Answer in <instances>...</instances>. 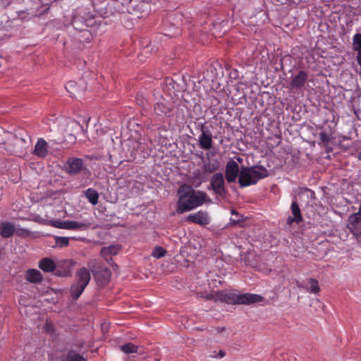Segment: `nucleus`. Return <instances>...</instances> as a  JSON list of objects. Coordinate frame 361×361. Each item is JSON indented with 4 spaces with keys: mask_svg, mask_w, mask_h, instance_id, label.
<instances>
[{
    "mask_svg": "<svg viewBox=\"0 0 361 361\" xmlns=\"http://www.w3.org/2000/svg\"><path fill=\"white\" fill-rule=\"evenodd\" d=\"M178 201L177 202V212L182 214L192 210L202 205L204 202H211L205 192L194 190L192 186L183 184L178 190Z\"/></svg>",
    "mask_w": 361,
    "mask_h": 361,
    "instance_id": "obj_1",
    "label": "nucleus"
},
{
    "mask_svg": "<svg viewBox=\"0 0 361 361\" xmlns=\"http://www.w3.org/2000/svg\"><path fill=\"white\" fill-rule=\"evenodd\" d=\"M207 300L221 301L228 304L237 305H252L262 302L264 298L258 294L253 293H236L233 292H216L215 294H210L206 296Z\"/></svg>",
    "mask_w": 361,
    "mask_h": 361,
    "instance_id": "obj_2",
    "label": "nucleus"
},
{
    "mask_svg": "<svg viewBox=\"0 0 361 361\" xmlns=\"http://www.w3.org/2000/svg\"><path fill=\"white\" fill-rule=\"evenodd\" d=\"M75 277L77 278V281L70 288L71 295L74 300H78L82 293L90 281L91 276L88 269L82 267L76 272Z\"/></svg>",
    "mask_w": 361,
    "mask_h": 361,
    "instance_id": "obj_3",
    "label": "nucleus"
},
{
    "mask_svg": "<svg viewBox=\"0 0 361 361\" xmlns=\"http://www.w3.org/2000/svg\"><path fill=\"white\" fill-rule=\"evenodd\" d=\"M224 185L225 181L223 173H216L212 176L210 187L208 188L212 189L216 195L224 197L227 194Z\"/></svg>",
    "mask_w": 361,
    "mask_h": 361,
    "instance_id": "obj_4",
    "label": "nucleus"
},
{
    "mask_svg": "<svg viewBox=\"0 0 361 361\" xmlns=\"http://www.w3.org/2000/svg\"><path fill=\"white\" fill-rule=\"evenodd\" d=\"M85 169L83 160L80 158L70 157L64 164V171L71 176L80 174Z\"/></svg>",
    "mask_w": 361,
    "mask_h": 361,
    "instance_id": "obj_5",
    "label": "nucleus"
},
{
    "mask_svg": "<svg viewBox=\"0 0 361 361\" xmlns=\"http://www.w3.org/2000/svg\"><path fill=\"white\" fill-rule=\"evenodd\" d=\"M174 109V104L171 100L166 98H161L154 106V111L156 115L159 116H167Z\"/></svg>",
    "mask_w": 361,
    "mask_h": 361,
    "instance_id": "obj_6",
    "label": "nucleus"
},
{
    "mask_svg": "<svg viewBox=\"0 0 361 361\" xmlns=\"http://www.w3.org/2000/svg\"><path fill=\"white\" fill-rule=\"evenodd\" d=\"M75 262L71 259L60 260L56 263L55 274L58 276H71Z\"/></svg>",
    "mask_w": 361,
    "mask_h": 361,
    "instance_id": "obj_7",
    "label": "nucleus"
},
{
    "mask_svg": "<svg viewBox=\"0 0 361 361\" xmlns=\"http://www.w3.org/2000/svg\"><path fill=\"white\" fill-rule=\"evenodd\" d=\"M240 169L234 160H229L225 168V178L228 183L235 182L239 175Z\"/></svg>",
    "mask_w": 361,
    "mask_h": 361,
    "instance_id": "obj_8",
    "label": "nucleus"
},
{
    "mask_svg": "<svg viewBox=\"0 0 361 361\" xmlns=\"http://www.w3.org/2000/svg\"><path fill=\"white\" fill-rule=\"evenodd\" d=\"M348 228L353 235L358 239L361 235V216L354 213L348 218Z\"/></svg>",
    "mask_w": 361,
    "mask_h": 361,
    "instance_id": "obj_9",
    "label": "nucleus"
},
{
    "mask_svg": "<svg viewBox=\"0 0 361 361\" xmlns=\"http://www.w3.org/2000/svg\"><path fill=\"white\" fill-rule=\"evenodd\" d=\"M66 229L86 231L92 227V220L84 219L82 221H68L66 220Z\"/></svg>",
    "mask_w": 361,
    "mask_h": 361,
    "instance_id": "obj_10",
    "label": "nucleus"
},
{
    "mask_svg": "<svg viewBox=\"0 0 361 361\" xmlns=\"http://www.w3.org/2000/svg\"><path fill=\"white\" fill-rule=\"evenodd\" d=\"M202 133L199 137V146L201 149L208 150L212 147V136L210 132H205L204 123L202 124Z\"/></svg>",
    "mask_w": 361,
    "mask_h": 361,
    "instance_id": "obj_11",
    "label": "nucleus"
},
{
    "mask_svg": "<svg viewBox=\"0 0 361 361\" xmlns=\"http://www.w3.org/2000/svg\"><path fill=\"white\" fill-rule=\"evenodd\" d=\"M250 175L252 179L253 185L256 184L260 179L266 178L269 176V172L263 166H253L249 167Z\"/></svg>",
    "mask_w": 361,
    "mask_h": 361,
    "instance_id": "obj_12",
    "label": "nucleus"
},
{
    "mask_svg": "<svg viewBox=\"0 0 361 361\" xmlns=\"http://www.w3.org/2000/svg\"><path fill=\"white\" fill-rule=\"evenodd\" d=\"M186 220L189 222L195 223L201 226L207 225L209 223L208 214L205 212L199 211L197 213L189 214Z\"/></svg>",
    "mask_w": 361,
    "mask_h": 361,
    "instance_id": "obj_13",
    "label": "nucleus"
},
{
    "mask_svg": "<svg viewBox=\"0 0 361 361\" xmlns=\"http://www.w3.org/2000/svg\"><path fill=\"white\" fill-rule=\"evenodd\" d=\"M249 167L242 166L238 175V183L241 188L253 185Z\"/></svg>",
    "mask_w": 361,
    "mask_h": 361,
    "instance_id": "obj_14",
    "label": "nucleus"
},
{
    "mask_svg": "<svg viewBox=\"0 0 361 361\" xmlns=\"http://www.w3.org/2000/svg\"><path fill=\"white\" fill-rule=\"evenodd\" d=\"M308 79L307 73L304 71H300L290 82L292 88L302 89Z\"/></svg>",
    "mask_w": 361,
    "mask_h": 361,
    "instance_id": "obj_15",
    "label": "nucleus"
},
{
    "mask_svg": "<svg viewBox=\"0 0 361 361\" xmlns=\"http://www.w3.org/2000/svg\"><path fill=\"white\" fill-rule=\"evenodd\" d=\"M290 209L293 216H289L287 219V223L290 225H291L293 222H296L297 224L300 223L302 221V216L301 215L298 203L295 200L292 202Z\"/></svg>",
    "mask_w": 361,
    "mask_h": 361,
    "instance_id": "obj_16",
    "label": "nucleus"
},
{
    "mask_svg": "<svg viewBox=\"0 0 361 361\" xmlns=\"http://www.w3.org/2000/svg\"><path fill=\"white\" fill-rule=\"evenodd\" d=\"M14 142L15 145L19 146L20 151H22L29 147L31 143V137L26 132L19 133L15 135Z\"/></svg>",
    "mask_w": 361,
    "mask_h": 361,
    "instance_id": "obj_17",
    "label": "nucleus"
},
{
    "mask_svg": "<svg viewBox=\"0 0 361 361\" xmlns=\"http://www.w3.org/2000/svg\"><path fill=\"white\" fill-rule=\"evenodd\" d=\"M149 4L146 1H140L133 6V11L137 18H143L148 15Z\"/></svg>",
    "mask_w": 361,
    "mask_h": 361,
    "instance_id": "obj_18",
    "label": "nucleus"
},
{
    "mask_svg": "<svg viewBox=\"0 0 361 361\" xmlns=\"http://www.w3.org/2000/svg\"><path fill=\"white\" fill-rule=\"evenodd\" d=\"M97 281L102 285H106L110 280L111 273L109 269L104 267L94 274Z\"/></svg>",
    "mask_w": 361,
    "mask_h": 361,
    "instance_id": "obj_19",
    "label": "nucleus"
},
{
    "mask_svg": "<svg viewBox=\"0 0 361 361\" xmlns=\"http://www.w3.org/2000/svg\"><path fill=\"white\" fill-rule=\"evenodd\" d=\"M47 145V142L44 139H39L35 147L34 154L38 157H45L48 154Z\"/></svg>",
    "mask_w": 361,
    "mask_h": 361,
    "instance_id": "obj_20",
    "label": "nucleus"
},
{
    "mask_svg": "<svg viewBox=\"0 0 361 361\" xmlns=\"http://www.w3.org/2000/svg\"><path fill=\"white\" fill-rule=\"evenodd\" d=\"M15 233V226L10 222L3 221L0 224V234L3 238L11 237Z\"/></svg>",
    "mask_w": 361,
    "mask_h": 361,
    "instance_id": "obj_21",
    "label": "nucleus"
},
{
    "mask_svg": "<svg viewBox=\"0 0 361 361\" xmlns=\"http://www.w3.org/2000/svg\"><path fill=\"white\" fill-rule=\"evenodd\" d=\"M25 279L30 283H40L43 276L41 272L37 269H30L26 271Z\"/></svg>",
    "mask_w": 361,
    "mask_h": 361,
    "instance_id": "obj_22",
    "label": "nucleus"
},
{
    "mask_svg": "<svg viewBox=\"0 0 361 361\" xmlns=\"http://www.w3.org/2000/svg\"><path fill=\"white\" fill-rule=\"evenodd\" d=\"M82 126L75 121H70L66 123V128L65 131L69 136H73V139H75L74 134L78 133L79 131H82Z\"/></svg>",
    "mask_w": 361,
    "mask_h": 361,
    "instance_id": "obj_23",
    "label": "nucleus"
},
{
    "mask_svg": "<svg viewBox=\"0 0 361 361\" xmlns=\"http://www.w3.org/2000/svg\"><path fill=\"white\" fill-rule=\"evenodd\" d=\"M353 49L357 51L356 60L361 66V33H356L353 37Z\"/></svg>",
    "mask_w": 361,
    "mask_h": 361,
    "instance_id": "obj_24",
    "label": "nucleus"
},
{
    "mask_svg": "<svg viewBox=\"0 0 361 361\" xmlns=\"http://www.w3.org/2000/svg\"><path fill=\"white\" fill-rule=\"evenodd\" d=\"M39 267L44 272L56 270V263L51 259L44 257L39 262Z\"/></svg>",
    "mask_w": 361,
    "mask_h": 361,
    "instance_id": "obj_25",
    "label": "nucleus"
},
{
    "mask_svg": "<svg viewBox=\"0 0 361 361\" xmlns=\"http://www.w3.org/2000/svg\"><path fill=\"white\" fill-rule=\"evenodd\" d=\"M132 146L135 151L131 152V157H133V159H135L137 157V154H142V157L145 158L146 155H148V153L145 152V144L137 142V141H133L132 142Z\"/></svg>",
    "mask_w": 361,
    "mask_h": 361,
    "instance_id": "obj_26",
    "label": "nucleus"
},
{
    "mask_svg": "<svg viewBox=\"0 0 361 361\" xmlns=\"http://www.w3.org/2000/svg\"><path fill=\"white\" fill-rule=\"evenodd\" d=\"M179 85L172 78H166L165 81V90L169 92L170 96L176 95L179 91Z\"/></svg>",
    "mask_w": 361,
    "mask_h": 361,
    "instance_id": "obj_27",
    "label": "nucleus"
},
{
    "mask_svg": "<svg viewBox=\"0 0 361 361\" xmlns=\"http://www.w3.org/2000/svg\"><path fill=\"white\" fill-rule=\"evenodd\" d=\"M219 161L217 159H213L211 161L208 159V161L204 163L202 169L204 172L212 173L219 169Z\"/></svg>",
    "mask_w": 361,
    "mask_h": 361,
    "instance_id": "obj_28",
    "label": "nucleus"
},
{
    "mask_svg": "<svg viewBox=\"0 0 361 361\" xmlns=\"http://www.w3.org/2000/svg\"><path fill=\"white\" fill-rule=\"evenodd\" d=\"M121 250V246L118 245H113L109 247H104L102 248L100 255L103 257H106L109 255H116Z\"/></svg>",
    "mask_w": 361,
    "mask_h": 361,
    "instance_id": "obj_29",
    "label": "nucleus"
},
{
    "mask_svg": "<svg viewBox=\"0 0 361 361\" xmlns=\"http://www.w3.org/2000/svg\"><path fill=\"white\" fill-rule=\"evenodd\" d=\"M66 89L72 97H75L77 94H79L84 90V87L81 88L75 81H69L66 85Z\"/></svg>",
    "mask_w": 361,
    "mask_h": 361,
    "instance_id": "obj_30",
    "label": "nucleus"
},
{
    "mask_svg": "<svg viewBox=\"0 0 361 361\" xmlns=\"http://www.w3.org/2000/svg\"><path fill=\"white\" fill-rule=\"evenodd\" d=\"M84 195L92 204L96 205L98 203L99 193L96 190L88 188L84 192Z\"/></svg>",
    "mask_w": 361,
    "mask_h": 361,
    "instance_id": "obj_31",
    "label": "nucleus"
},
{
    "mask_svg": "<svg viewBox=\"0 0 361 361\" xmlns=\"http://www.w3.org/2000/svg\"><path fill=\"white\" fill-rule=\"evenodd\" d=\"M66 361H87V360L75 350H70L66 356Z\"/></svg>",
    "mask_w": 361,
    "mask_h": 361,
    "instance_id": "obj_32",
    "label": "nucleus"
},
{
    "mask_svg": "<svg viewBox=\"0 0 361 361\" xmlns=\"http://www.w3.org/2000/svg\"><path fill=\"white\" fill-rule=\"evenodd\" d=\"M79 42L84 44L85 43H90L91 40L92 39V36L91 32L87 30L84 29L81 32V35L79 36V38L78 39Z\"/></svg>",
    "mask_w": 361,
    "mask_h": 361,
    "instance_id": "obj_33",
    "label": "nucleus"
},
{
    "mask_svg": "<svg viewBox=\"0 0 361 361\" xmlns=\"http://www.w3.org/2000/svg\"><path fill=\"white\" fill-rule=\"evenodd\" d=\"M119 348L121 350L126 354L136 353L138 348L137 345L132 343H128L125 345H122Z\"/></svg>",
    "mask_w": 361,
    "mask_h": 361,
    "instance_id": "obj_34",
    "label": "nucleus"
},
{
    "mask_svg": "<svg viewBox=\"0 0 361 361\" xmlns=\"http://www.w3.org/2000/svg\"><path fill=\"white\" fill-rule=\"evenodd\" d=\"M308 282L310 283V287H307L306 290L310 293H317L320 290V288L319 286L318 281L310 278L308 279Z\"/></svg>",
    "mask_w": 361,
    "mask_h": 361,
    "instance_id": "obj_35",
    "label": "nucleus"
},
{
    "mask_svg": "<svg viewBox=\"0 0 361 361\" xmlns=\"http://www.w3.org/2000/svg\"><path fill=\"white\" fill-rule=\"evenodd\" d=\"M166 251L165 249L160 246H157L154 248L152 252V256L154 257L156 259H159L161 257H163Z\"/></svg>",
    "mask_w": 361,
    "mask_h": 361,
    "instance_id": "obj_36",
    "label": "nucleus"
},
{
    "mask_svg": "<svg viewBox=\"0 0 361 361\" xmlns=\"http://www.w3.org/2000/svg\"><path fill=\"white\" fill-rule=\"evenodd\" d=\"M319 139L324 147H328L330 142V135L322 131L319 135Z\"/></svg>",
    "mask_w": 361,
    "mask_h": 361,
    "instance_id": "obj_37",
    "label": "nucleus"
},
{
    "mask_svg": "<svg viewBox=\"0 0 361 361\" xmlns=\"http://www.w3.org/2000/svg\"><path fill=\"white\" fill-rule=\"evenodd\" d=\"M56 243L60 247L68 246L69 243V238L68 237H56Z\"/></svg>",
    "mask_w": 361,
    "mask_h": 361,
    "instance_id": "obj_38",
    "label": "nucleus"
},
{
    "mask_svg": "<svg viewBox=\"0 0 361 361\" xmlns=\"http://www.w3.org/2000/svg\"><path fill=\"white\" fill-rule=\"evenodd\" d=\"M49 224L55 228L66 229V221H61V220L50 221Z\"/></svg>",
    "mask_w": 361,
    "mask_h": 361,
    "instance_id": "obj_39",
    "label": "nucleus"
},
{
    "mask_svg": "<svg viewBox=\"0 0 361 361\" xmlns=\"http://www.w3.org/2000/svg\"><path fill=\"white\" fill-rule=\"evenodd\" d=\"M30 233L29 230L25 228H18L16 231V234L18 235H28Z\"/></svg>",
    "mask_w": 361,
    "mask_h": 361,
    "instance_id": "obj_40",
    "label": "nucleus"
},
{
    "mask_svg": "<svg viewBox=\"0 0 361 361\" xmlns=\"http://www.w3.org/2000/svg\"><path fill=\"white\" fill-rule=\"evenodd\" d=\"M238 73L236 70H233L229 74L230 78H233V79H236L238 78Z\"/></svg>",
    "mask_w": 361,
    "mask_h": 361,
    "instance_id": "obj_41",
    "label": "nucleus"
},
{
    "mask_svg": "<svg viewBox=\"0 0 361 361\" xmlns=\"http://www.w3.org/2000/svg\"><path fill=\"white\" fill-rule=\"evenodd\" d=\"M215 331H216V334H221L225 331V328L224 327H216V328H215Z\"/></svg>",
    "mask_w": 361,
    "mask_h": 361,
    "instance_id": "obj_42",
    "label": "nucleus"
},
{
    "mask_svg": "<svg viewBox=\"0 0 361 361\" xmlns=\"http://www.w3.org/2000/svg\"><path fill=\"white\" fill-rule=\"evenodd\" d=\"M225 355H226V353L224 350H221L219 351L217 357L222 358L225 356Z\"/></svg>",
    "mask_w": 361,
    "mask_h": 361,
    "instance_id": "obj_43",
    "label": "nucleus"
},
{
    "mask_svg": "<svg viewBox=\"0 0 361 361\" xmlns=\"http://www.w3.org/2000/svg\"><path fill=\"white\" fill-rule=\"evenodd\" d=\"M240 221V219H231V222L234 224H236L238 223H239Z\"/></svg>",
    "mask_w": 361,
    "mask_h": 361,
    "instance_id": "obj_44",
    "label": "nucleus"
},
{
    "mask_svg": "<svg viewBox=\"0 0 361 361\" xmlns=\"http://www.w3.org/2000/svg\"><path fill=\"white\" fill-rule=\"evenodd\" d=\"M77 22H78L77 19H75H75H73V25L76 29H77Z\"/></svg>",
    "mask_w": 361,
    "mask_h": 361,
    "instance_id": "obj_45",
    "label": "nucleus"
},
{
    "mask_svg": "<svg viewBox=\"0 0 361 361\" xmlns=\"http://www.w3.org/2000/svg\"><path fill=\"white\" fill-rule=\"evenodd\" d=\"M218 354L216 355V351H213L212 354L210 355L212 357H217Z\"/></svg>",
    "mask_w": 361,
    "mask_h": 361,
    "instance_id": "obj_46",
    "label": "nucleus"
},
{
    "mask_svg": "<svg viewBox=\"0 0 361 361\" xmlns=\"http://www.w3.org/2000/svg\"><path fill=\"white\" fill-rule=\"evenodd\" d=\"M137 101H138V102H139V104H140V105H144V103H145V102H144L143 99H142V100H139V99H137Z\"/></svg>",
    "mask_w": 361,
    "mask_h": 361,
    "instance_id": "obj_47",
    "label": "nucleus"
},
{
    "mask_svg": "<svg viewBox=\"0 0 361 361\" xmlns=\"http://www.w3.org/2000/svg\"><path fill=\"white\" fill-rule=\"evenodd\" d=\"M298 287L299 288H305V286L302 284H300L299 283H297Z\"/></svg>",
    "mask_w": 361,
    "mask_h": 361,
    "instance_id": "obj_48",
    "label": "nucleus"
},
{
    "mask_svg": "<svg viewBox=\"0 0 361 361\" xmlns=\"http://www.w3.org/2000/svg\"><path fill=\"white\" fill-rule=\"evenodd\" d=\"M231 213H232L233 214H235V215H237V216L238 215V213L236 211H235V210H232Z\"/></svg>",
    "mask_w": 361,
    "mask_h": 361,
    "instance_id": "obj_49",
    "label": "nucleus"
},
{
    "mask_svg": "<svg viewBox=\"0 0 361 361\" xmlns=\"http://www.w3.org/2000/svg\"><path fill=\"white\" fill-rule=\"evenodd\" d=\"M358 159H359L360 160H361V152H360L359 153V154H358Z\"/></svg>",
    "mask_w": 361,
    "mask_h": 361,
    "instance_id": "obj_50",
    "label": "nucleus"
},
{
    "mask_svg": "<svg viewBox=\"0 0 361 361\" xmlns=\"http://www.w3.org/2000/svg\"><path fill=\"white\" fill-rule=\"evenodd\" d=\"M237 160H238L239 162H242V160H243V159H242L241 158L238 157V158L237 159Z\"/></svg>",
    "mask_w": 361,
    "mask_h": 361,
    "instance_id": "obj_51",
    "label": "nucleus"
},
{
    "mask_svg": "<svg viewBox=\"0 0 361 361\" xmlns=\"http://www.w3.org/2000/svg\"><path fill=\"white\" fill-rule=\"evenodd\" d=\"M201 184V182H200L197 185H195V187H198Z\"/></svg>",
    "mask_w": 361,
    "mask_h": 361,
    "instance_id": "obj_52",
    "label": "nucleus"
},
{
    "mask_svg": "<svg viewBox=\"0 0 361 361\" xmlns=\"http://www.w3.org/2000/svg\"><path fill=\"white\" fill-rule=\"evenodd\" d=\"M278 1H281V0H277Z\"/></svg>",
    "mask_w": 361,
    "mask_h": 361,
    "instance_id": "obj_53",
    "label": "nucleus"
}]
</instances>
